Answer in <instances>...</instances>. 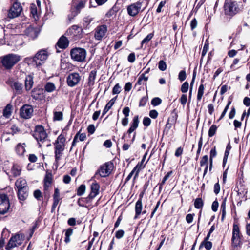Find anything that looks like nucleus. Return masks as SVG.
<instances>
[{
	"instance_id": "obj_29",
	"label": "nucleus",
	"mask_w": 250,
	"mask_h": 250,
	"mask_svg": "<svg viewBox=\"0 0 250 250\" xmlns=\"http://www.w3.org/2000/svg\"><path fill=\"white\" fill-rule=\"evenodd\" d=\"M142 211V203L141 199H138L135 204V216L134 219L138 218V216L141 214Z\"/></svg>"
},
{
	"instance_id": "obj_5",
	"label": "nucleus",
	"mask_w": 250,
	"mask_h": 250,
	"mask_svg": "<svg viewBox=\"0 0 250 250\" xmlns=\"http://www.w3.org/2000/svg\"><path fill=\"white\" fill-rule=\"evenodd\" d=\"M85 4V0H73L71 14L68 16V19L69 21L73 19L80 12L81 9L84 8Z\"/></svg>"
},
{
	"instance_id": "obj_34",
	"label": "nucleus",
	"mask_w": 250,
	"mask_h": 250,
	"mask_svg": "<svg viewBox=\"0 0 250 250\" xmlns=\"http://www.w3.org/2000/svg\"><path fill=\"white\" fill-rule=\"evenodd\" d=\"M148 77L147 76H145V74H142L139 77L136 84L141 85H146V81H147Z\"/></svg>"
},
{
	"instance_id": "obj_40",
	"label": "nucleus",
	"mask_w": 250,
	"mask_h": 250,
	"mask_svg": "<svg viewBox=\"0 0 250 250\" xmlns=\"http://www.w3.org/2000/svg\"><path fill=\"white\" fill-rule=\"evenodd\" d=\"M204 205V202L201 198H196L194 202V207L196 208H202Z\"/></svg>"
},
{
	"instance_id": "obj_33",
	"label": "nucleus",
	"mask_w": 250,
	"mask_h": 250,
	"mask_svg": "<svg viewBox=\"0 0 250 250\" xmlns=\"http://www.w3.org/2000/svg\"><path fill=\"white\" fill-rule=\"evenodd\" d=\"M96 74L97 71L95 69L92 70L90 72L88 82V84L89 86L93 85L94 84Z\"/></svg>"
},
{
	"instance_id": "obj_19",
	"label": "nucleus",
	"mask_w": 250,
	"mask_h": 250,
	"mask_svg": "<svg viewBox=\"0 0 250 250\" xmlns=\"http://www.w3.org/2000/svg\"><path fill=\"white\" fill-rule=\"evenodd\" d=\"M139 121L138 116H135L134 117L132 120V122L130 125V127L127 130L126 133H125L126 135V139L131 140V133L133 132L138 126Z\"/></svg>"
},
{
	"instance_id": "obj_1",
	"label": "nucleus",
	"mask_w": 250,
	"mask_h": 250,
	"mask_svg": "<svg viewBox=\"0 0 250 250\" xmlns=\"http://www.w3.org/2000/svg\"><path fill=\"white\" fill-rule=\"evenodd\" d=\"M49 55L48 49H41L34 56L25 58L23 62L28 65L37 67L45 62Z\"/></svg>"
},
{
	"instance_id": "obj_57",
	"label": "nucleus",
	"mask_w": 250,
	"mask_h": 250,
	"mask_svg": "<svg viewBox=\"0 0 250 250\" xmlns=\"http://www.w3.org/2000/svg\"><path fill=\"white\" fill-rule=\"evenodd\" d=\"M172 172L170 171V172H168L165 176V177L163 178V179L161 182V183L160 184V188L161 189L162 186L163 185L165 184L166 181L167 180V179L169 177L170 175H171Z\"/></svg>"
},
{
	"instance_id": "obj_61",
	"label": "nucleus",
	"mask_w": 250,
	"mask_h": 250,
	"mask_svg": "<svg viewBox=\"0 0 250 250\" xmlns=\"http://www.w3.org/2000/svg\"><path fill=\"white\" fill-rule=\"evenodd\" d=\"M220 190V186L219 184V182H218L217 183L215 184L214 186V192L216 195H217L219 193Z\"/></svg>"
},
{
	"instance_id": "obj_12",
	"label": "nucleus",
	"mask_w": 250,
	"mask_h": 250,
	"mask_svg": "<svg viewBox=\"0 0 250 250\" xmlns=\"http://www.w3.org/2000/svg\"><path fill=\"white\" fill-rule=\"evenodd\" d=\"M33 113L32 106L29 104H25L20 109V116L21 118L27 119L31 118Z\"/></svg>"
},
{
	"instance_id": "obj_56",
	"label": "nucleus",
	"mask_w": 250,
	"mask_h": 250,
	"mask_svg": "<svg viewBox=\"0 0 250 250\" xmlns=\"http://www.w3.org/2000/svg\"><path fill=\"white\" fill-rule=\"evenodd\" d=\"M231 102L230 101H229L227 104V105L226 106L224 110H223V112L221 114V115L219 118V120H221L222 119L225 115L226 112H227L229 108V105H230L231 104Z\"/></svg>"
},
{
	"instance_id": "obj_22",
	"label": "nucleus",
	"mask_w": 250,
	"mask_h": 250,
	"mask_svg": "<svg viewBox=\"0 0 250 250\" xmlns=\"http://www.w3.org/2000/svg\"><path fill=\"white\" fill-rule=\"evenodd\" d=\"M25 33L28 36L34 39L38 36L39 30L37 28L30 26L25 30Z\"/></svg>"
},
{
	"instance_id": "obj_38",
	"label": "nucleus",
	"mask_w": 250,
	"mask_h": 250,
	"mask_svg": "<svg viewBox=\"0 0 250 250\" xmlns=\"http://www.w3.org/2000/svg\"><path fill=\"white\" fill-rule=\"evenodd\" d=\"M12 106L10 104H8L3 110V116L6 118H9L11 114Z\"/></svg>"
},
{
	"instance_id": "obj_4",
	"label": "nucleus",
	"mask_w": 250,
	"mask_h": 250,
	"mask_svg": "<svg viewBox=\"0 0 250 250\" xmlns=\"http://www.w3.org/2000/svg\"><path fill=\"white\" fill-rule=\"evenodd\" d=\"M65 138L64 135L61 134L55 142V154L56 161H59L64 149Z\"/></svg>"
},
{
	"instance_id": "obj_10",
	"label": "nucleus",
	"mask_w": 250,
	"mask_h": 250,
	"mask_svg": "<svg viewBox=\"0 0 250 250\" xmlns=\"http://www.w3.org/2000/svg\"><path fill=\"white\" fill-rule=\"evenodd\" d=\"M10 204L8 196L4 193H0V214H5L10 209Z\"/></svg>"
},
{
	"instance_id": "obj_37",
	"label": "nucleus",
	"mask_w": 250,
	"mask_h": 250,
	"mask_svg": "<svg viewBox=\"0 0 250 250\" xmlns=\"http://www.w3.org/2000/svg\"><path fill=\"white\" fill-rule=\"evenodd\" d=\"M44 89L47 92H52L55 90L56 87L53 83L47 82L44 86Z\"/></svg>"
},
{
	"instance_id": "obj_24",
	"label": "nucleus",
	"mask_w": 250,
	"mask_h": 250,
	"mask_svg": "<svg viewBox=\"0 0 250 250\" xmlns=\"http://www.w3.org/2000/svg\"><path fill=\"white\" fill-rule=\"evenodd\" d=\"M25 143H18L15 147L16 154L19 156H23L25 152Z\"/></svg>"
},
{
	"instance_id": "obj_13",
	"label": "nucleus",
	"mask_w": 250,
	"mask_h": 250,
	"mask_svg": "<svg viewBox=\"0 0 250 250\" xmlns=\"http://www.w3.org/2000/svg\"><path fill=\"white\" fill-rule=\"evenodd\" d=\"M81 80L79 74L76 72L70 73L67 77V83L70 87L77 85Z\"/></svg>"
},
{
	"instance_id": "obj_43",
	"label": "nucleus",
	"mask_w": 250,
	"mask_h": 250,
	"mask_svg": "<svg viewBox=\"0 0 250 250\" xmlns=\"http://www.w3.org/2000/svg\"><path fill=\"white\" fill-rule=\"evenodd\" d=\"M85 186L84 184L80 185L77 191V195H83L85 192Z\"/></svg>"
},
{
	"instance_id": "obj_23",
	"label": "nucleus",
	"mask_w": 250,
	"mask_h": 250,
	"mask_svg": "<svg viewBox=\"0 0 250 250\" xmlns=\"http://www.w3.org/2000/svg\"><path fill=\"white\" fill-rule=\"evenodd\" d=\"M17 194L21 202L24 201L28 196V188L17 190Z\"/></svg>"
},
{
	"instance_id": "obj_15",
	"label": "nucleus",
	"mask_w": 250,
	"mask_h": 250,
	"mask_svg": "<svg viewBox=\"0 0 250 250\" xmlns=\"http://www.w3.org/2000/svg\"><path fill=\"white\" fill-rule=\"evenodd\" d=\"M7 83L13 90L15 94L20 95L23 93V85L18 81H9Z\"/></svg>"
},
{
	"instance_id": "obj_6",
	"label": "nucleus",
	"mask_w": 250,
	"mask_h": 250,
	"mask_svg": "<svg viewBox=\"0 0 250 250\" xmlns=\"http://www.w3.org/2000/svg\"><path fill=\"white\" fill-rule=\"evenodd\" d=\"M33 137L37 141L40 146H42L47 138V134L42 125H37L35 127Z\"/></svg>"
},
{
	"instance_id": "obj_35",
	"label": "nucleus",
	"mask_w": 250,
	"mask_h": 250,
	"mask_svg": "<svg viewBox=\"0 0 250 250\" xmlns=\"http://www.w3.org/2000/svg\"><path fill=\"white\" fill-rule=\"evenodd\" d=\"M73 232V229L70 228L67 229L65 231V239L64 242L66 243H68L70 242V236L72 235Z\"/></svg>"
},
{
	"instance_id": "obj_27",
	"label": "nucleus",
	"mask_w": 250,
	"mask_h": 250,
	"mask_svg": "<svg viewBox=\"0 0 250 250\" xmlns=\"http://www.w3.org/2000/svg\"><path fill=\"white\" fill-rule=\"evenodd\" d=\"M15 186L17 188V190L28 188L26 181L23 178H20L16 180L15 182Z\"/></svg>"
},
{
	"instance_id": "obj_17",
	"label": "nucleus",
	"mask_w": 250,
	"mask_h": 250,
	"mask_svg": "<svg viewBox=\"0 0 250 250\" xmlns=\"http://www.w3.org/2000/svg\"><path fill=\"white\" fill-rule=\"evenodd\" d=\"M142 7V2L137 1L127 6V11L129 15L134 17L139 12Z\"/></svg>"
},
{
	"instance_id": "obj_36",
	"label": "nucleus",
	"mask_w": 250,
	"mask_h": 250,
	"mask_svg": "<svg viewBox=\"0 0 250 250\" xmlns=\"http://www.w3.org/2000/svg\"><path fill=\"white\" fill-rule=\"evenodd\" d=\"M6 131L9 132L10 134L14 135L19 133L20 132V129L16 125H13L10 128H8Z\"/></svg>"
},
{
	"instance_id": "obj_58",
	"label": "nucleus",
	"mask_w": 250,
	"mask_h": 250,
	"mask_svg": "<svg viewBox=\"0 0 250 250\" xmlns=\"http://www.w3.org/2000/svg\"><path fill=\"white\" fill-rule=\"evenodd\" d=\"M221 211L222 212V220H223L226 215L225 203H223L221 205Z\"/></svg>"
},
{
	"instance_id": "obj_3",
	"label": "nucleus",
	"mask_w": 250,
	"mask_h": 250,
	"mask_svg": "<svg viewBox=\"0 0 250 250\" xmlns=\"http://www.w3.org/2000/svg\"><path fill=\"white\" fill-rule=\"evenodd\" d=\"M113 167V163L111 162L105 163L100 167L94 175L91 178V180L95 179L99 180L101 177L108 176L111 173Z\"/></svg>"
},
{
	"instance_id": "obj_31",
	"label": "nucleus",
	"mask_w": 250,
	"mask_h": 250,
	"mask_svg": "<svg viewBox=\"0 0 250 250\" xmlns=\"http://www.w3.org/2000/svg\"><path fill=\"white\" fill-rule=\"evenodd\" d=\"M11 173L14 177L19 176L21 173V167L17 164H14L11 169Z\"/></svg>"
},
{
	"instance_id": "obj_26",
	"label": "nucleus",
	"mask_w": 250,
	"mask_h": 250,
	"mask_svg": "<svg viewBox=\"0 0 250 250\" xmlns=\"http://www.w3.org/2000/svg\"><path fill=\"white\" fill-rule=\"evenodd\" d=\"M69 44V41L68 39L64 36H62L58 40L57 45L62 49L66 48Z\"/></svg>"
},
{
	"instance_id": "obj_45",
	"label": "nucleus",
	"mask_w": 250,
	"mask_h": 250,
	"mask_svg": "<svg viewBox=\"0 0 250 250\" xmlns=\"http://www.w3.org/2000/svg\"><path fill=\"white\" fill-rule=\"evenodd\" d=\"M217 129V126L215 125H212L210 126V127L209 128V130H208L209 137H211L213 136L216 133Z\"/></svg>"
},
{
	"instance_id": "obj_7",
	"label": "nucleus",
	"mask_w": 250,
	"mask_h": 250,
	"mask_svg": "<svg viewBox=\"0 0 250 250\" xmlns=\"http://www.w3.org/2000/svg\"><path fill=\"white\" fill-rule=\"evenodd\" d=\"M235 0H226L224 8L226 14L233 15L239 12L240 8Z\"/></svg>"
},
{
	"instance_id": "obj_62",
	"label": "nucleus",
	"mask_w": 250,
	"mask_h": 250,
	"mask_svg": "<svg viewBox=\"0 0 250 250\" xmlns=\"http://www.w3.org/2000/svg\"><path fill=\"white\" fill-rule=\"evenodd\" d=\"M128 61L131 63L134 62L135 60V55L134 53H130L127 58Z\"/></svg>"
},
{
	"instance_id": "obj_9",
	"label": "nucleus",
	"mask_w": 250,
	"mask_h": 250,
	"mask_svg": "<svg viewBox=\"0 0 250 250\" xmlns=\"http://www.w3.org/2000/svg\"><path fill=\"white\" fill-rule=\"evenodd\" d=\"M24 240V237L22 235L16 234L13 235L9 240L6 246L5 249L7 250H10L11 249L21 245Z\"/></svg>"
},
{
	"instance_id": "obj_54",
	"label": "nucleus",
	"mask_w": 250,
	"mask_h": 250,
	"mask_svg": "<svg viewBox=\"0 0 250 250\" xmlns=\"http://www.w3.org/2000/svg\"><path fill=\"white\" fill-rule=\"evenodd\" d=\"M121 92V86L119 84H116L113 87L112 90L113 94H117L120 93Z\"/></svg>"
},
{
	"instance_id": "obj_63",
	"label": "nucleus",
	"mask_w": 250,
	"mask_h": 250,
	"mask_svg": "<svg viewBox=\"0 0 250 250\" xmlns=\"http://www.w3.org/2000/svg\"><path fill=\"white\" fill-rule=\"evenodd\" d=\"M218 206H219V204H218V202L217 201V200L214 201L212 203V204L211 206L212 210L213 211L216 212L218 209Z\"/></svg>"
},
{
	"instance_id": "obj_11",
	"label": "nucleus",
	"mask_w": 250,
	"mask_h": 250,
	"mask_svg": "<svg viewBox=\"0 0 250 250\" xmlns=\"http://www.w3.org/2000/svg\"><path fill=\"white\" fill-rule=\"evenodd\" d=\"M241 234L239 226L233 224L232 237V244L234 247H237L241 243Z\"/></svg>"
},
{
	"instance_id": "obj_25",
	"label": "nucleus",
	"mask_w": 250,
	"mask_h": 250,
	"mask_svg": "<svg viewBox=\"0 0 250 250\" xmlns=\"http://www.w3.org/2000/svg\"><path fill=\"white\" fill-rule=\"evenodd\" d=\"M34 83L33 77L31 75L26 76L25 79L24 85L26 91H29L33 87Z\"/></svg>"
},
{
	"instance_id": "obj_42",
	"label": "nucleus",
	"mask_w": 250,
	"mask_h": 250,
	"mask_svg": "<svg viewBox=\"0 0 250 250\" xmlns=\"http://www.w3.org/2000/svg\"><path fill=\"white\" fill-rule=\"evenodd\" d=\"M204 246L207 250H209L211 249L212 244V243L208 241H203L200 246V249Z\"/></svg>"
},
{
	"instance_id": "obj_47",
	"label": "nucleus",
	"mask_w": 250,
	"mask_h": 250,
	"mask_svg": "<svg viewBox=\"0 0 250 250\" xmlns=\"http://www.w3.org/2000/svg\"><path fill=\"white\" fill-rule=\"evenodd\" d=\"M113 105V104H112L111 102H108L103 111L102 117L104 116L109 110V109Z\"/></svg>"
},
{
	"instance_id": "obj_32",
	"label": "nucleus",
	"mask_w": 250,
	"mask_h": 250,
	"mask_svg": "<svg viewBox=\"0 0 250 250\" xmlns=\"http://www.w3.org/2000/svg\"><path fill=\"white\" fill-rule=\"evenodd\" d=\"M92 198H89L88 196L86 198H81L78 200L77 203L80 207H85V204H88L91 202Z\"/></svg>"
},
{
	"instance_id": "obj_48",
	"label": "nucleus",
	"mask_w": 250,
	"mask_h": 250,
	"mask_svg": "<svg viewBox=\"0 0 250 250\" xmlns=\"http://www.w3.org/2000/svg\"><path fill=\"white\" fill-rule=\"evenodd\" d=\"M153 34L152 33H150L147 35L146 37H145L142 41L141 44L142 45L144 43H147L148 42L153 38Z\"/></svg>"
},
{
	"instance_id": "obj_18",
	"label": "nucleus",
	"mask_w": 250,
	"mask_h": 250,
	"mask_svg": "<svg viewBox=\"0 0 250 250\" xmlns=\"http://www.w3.org/2000/svg\"><path fill=\"white\" fill-rule=\"evenodd\" d=\"M82 29L78 25H73L67 31V34L77 39L82 37Z\"/></svg>"
},
{
	"instance_id": "obj_46",
	"label": "nucleus",
	"mask_w": 250,
	"mask_h": 250,
	"mask_svg": "<svg viewBox=\"0 0 250 250\" xmlns=\"http://www.w3.org/2000/svg\"><path fill=\"white\" fill-rule=\"evenodd\" d=\"M93 18L90 16H87L85 17L83 20V25L85 27H87V26L89 25V24L93 21Z\"/></svg>"
},
{
	"instance_id": "obj_59",
	"label": "nucleus",
	"mask_w": 250,
	"mask_h": 250,
	"mask_svg": "<svg viewBox=\"0 0 250 250\" xmlns=\"http://www.w3.org/2000/svg\"><path fill=\"white\" fill-rule=\"evenodd\" d=\"M41 192L40 190L37 189L34 192V196L38 200H41Z\"/></svg>"
},
{
	"instance_id": "obj_28",
	"label": "nucleus",
	"mask_w": 250,
	"mask_h": 250,
	"mask_svg": "<svg viewBox=\"0 0 250 250\" xmlns=\"http://www.w3.org/2000/svg\"><path fill=\"white\" fill-rule=\"evenodd\" d=\"M141 169V165H140L139 164H138L132 169V170L131 171V172L129 174V175L127 176V177L126 178V181H128L132 177L133 174L135 172V175L134 176V179H135L139 174V171Z\"/></svg>"
},
{
	"instance_id": "obj_8",
	"label": "nucleus",
	"mask_w": 250,
	"mask_h": 250,
	"mask_svg": "<svg viewBox=\"0 0 250 250\" xmlns=\"http://www.w3.org/2000/svg\"><path fill=\"white\" fill-rule=\"evenodd\" d=\"M71 58L77 62H82L85 61L86 51L82 48H75L72 49L70 52Z\"/></svg>"
},
{
	"instance_id": "obj_52",
	"label": "nucleus",
	"mask_w": 250,
	"mask_h": 250,
	"mask_svg": "<svg viewBox=\"0 0 250 250\" xmlns=\"http://www.w3.org/2000/svg\"><path fill=\"white\" fill-rule=\"evenodd\" d=\"M189 84L187 82H185L181 86V90L183 93H186L188 91Z\"/></svg>"
},
{
	"instance_id": "obj_53",
	"label": "nucleus",
	"mask_w": 250,
	"mask_h": 250,
	"mask_svg": "<svg viewBox=\"0 0 250 250\" xmlns=\"http://www.w3.org/2000/svg\"><path fill=\"white\" fill-rule=\"evenodd\" d=\"M186 78V73L184 70L181 71L178 75V79L180 81H184Z\"/></svg>"
},
{
	"instance_id": "obj_64",
	"label": "nucleus",
	"mask_w": 250,
	"mask_h": 250,
	"mask_svg": "<svg viewBox=\"0 0 250 250\" xmlns=\"http://www.w3.org/2000/svg\"><path fill=\"white\" fill-rule=\"evenodd\" d=\"M180 101L181 104L182 105H185V104H186L187 101V95H185V94H183L181 97Z\"/></svg>"
},
{
	"instance_id": "obj_16",
	"label": "nucleus",
	"mask_w": 250,
	"mask_h": 250,
	"mask_svg": "<svg viewBox=\"0 0 250 250\" xmlns=\"http://www.w3.org/2000/svg\"><path fill=\"white\" fill-rule=\"evenodd\" d=\"M22 10V7L20 3L15 2L13 3L9 10L8 17L10 18H14L18 17Z\"/></svg>"
},
{
	"instance_id": "obj_44",
	"label": "nucleus",
	"mask_w": 250,
	"mask_h": 250,
	"mask_svg": "<svg viewBox=\"0 0 250 250\" xmlns=\"http://www.w3.org/2000/svg\"><path fill=\"white\" fill-rule=\"evenodd\" d=\"M201 167L208 166V155L204 156L200 162Z\"/></svg>"
},
{
	"instance_id": "obj_39",
	"label": "nucleus",
	"mask_w": 250,
	"mask_h": 250,
	"mask_svg": "<svg viewBox=\"0 0 250 250\" xmlns=\"http://www.w3.org/2000/svg\"><path fill=\"white\" fill-rule=\"evenodd\" d=\"M54 121H62L63 119V114L61 111H54L53 112Z\"/></svg>"
},
{
	"instance_id": "obj_30",
	"label": "nucleus",
	"mask_w": 250,
	"mask_h": 250,
	"mask_svg": "<svg viewBox=\"0 0 250 250\" xmlns=\"http://www.w3.org/2000/svg\"><path fill=\"white\" fill-rule=\"evenodd\" d=\"M86 137V136L85 133L80 134L79 132H78L74 138L73 141L72 143L71 148L76 145V143L78 142V138L81 141H83L85 139Z\"/></svg>"
},
{
	"instance_id": "obj_49",
	"label": "nucleus",
	"mask_w": 250,
	"mask_h": 250,
	"mask_svg": "<svg viewBox=\"0 0 250 250\" xmlns=\"http://www.w3.org/2000/svg\"><path fill=\"white\" fill-rule=\"evenodd\" d=\"M158 68L161 71H165L167 68V64L166 62L163 60L159 61L158 63Z\"/></svg>"
},
{
	"instance_id": "obj_41",
	"label": "nucleus",
	"mask_w": 250,
	"mask_h": 250,
	"mask_svg": "<svg viewBox=\"0 0 250 250\" xmlns=\"http://www.w3.org/2000/svg\"><path fill=\"white\" fill-rule=\"evenodd\" d=\"M204 86L203 84H201L198 90L197 99L200 101L204 94Z\"/></svg>"
},
{
	"instance_id": "obj_55",
	"label": "nucleus",
	"mask_w": 250,
	"mask_h": 250,
	"mask_svg": "<svg viewBox=\"0 0 250 250\" xmlns=\"http://www.w3.org/2000/svg\"><path fill=\"white\" fill-rule=\"evenodd\" d=\"M30 12L32 15L35 17L37 15V7L35 4H31L30 5Z\"/></svg>"
},
{
	"instance_id": "obj_2",
	"label": "nucleus",
	"mask_w": 250,
	"mask_h": 250,
	"mask_svg": "<svg viewBox=\"0 0 250 250\" xmlns=\"http://www.w3.org/2000/svg\"><path fill=\"white\" fill-rule=\"evenodd\" d=\"M21 60V56L14 53H9L0 57L2 65L6 70L11 69Z\"/></svg>"
},
{
	"instance_id": "obj_50",
	"label": "nucleus",
	"mask_w": 250,
	"mask_h": 250,
	"mask_svg": "<svg viewBox=\"0 0 250 250\" xmlns=\"http://www.w3.org/2000/svg\"><path fill=\"white\" fill-rule=\"evenodd\" d=\"M9 135H10L9 132H8L6 130L4 131L1 135L2 141L7 142L9 141L10 137H9Z\"/></svg>"
},
{
	"instance_id": "obj_60",
	"label": "nucleus",
	"mask_w": 250,
	"mask_h": 250,
	"mask_svg": "<svg viewBox=\"0 0 250 250\" xmlns=\"http://www.w3.org/2000/svg\"><path fill=\"white\" fill-rule=\"evenodd\" d=\"M217 154V152L216 151L215 147L211 149L210 151V156H209V160H213V158H214Z\"/></svg>"
},
{
	"instance_id": "obj_21",
	"label": "nucleus",
	"mask_w": 250,
	"mask_h": 250,
	"mask_svg": "<svg viewBox=\"0 0 250 250\" xmlns=\"http://www.w3.org/2000/svg\"><path fill=\"white\" fill-rule=\"evenodd\" d=\"M94 182L91 185V192L88 196L89 198L92 199L94 198L99 193L100 185L98 184L94 179L93 180Z\"/></svg>"
},
{
	"instance_id": "obj_51",
	"label": "nucleus",
	"mask_w": 250,
	"mask_h": 250,
	"mask_svg": "<svg viewBox=\"0 0 250 250\" xmlns=\"http://www.w3.org/2000/svg\"><path fill=\"white\" fill-rule=\"evenodd\" d=\"M162 100L158 97L153 98L151 101V104L153 106H157L161 104Z\"/></svg>"
},
{
	"instance_id": "obj_14",
	"label": "nucleus",
	"mask_w": 250,
	"mask_h": 250,
	"mask_svg": "<svg viewBox=\"0 0 250 250\" xmlns=\"http://www.w3.org/2000/svg\"><path fill=\"white\" fill-rule=\"evenodd\" d=\"M107 31V27L106 25L98 26L94 30V38L96 40H101L105 36Z\"/></svg>"
},
{
	"instance_id": "obj_20",
	"label": "nucleus",
	"mask_w": 250,
	"mask_h": 250,
	"mask_svg": "<svg viewBox=\"0 0 250 250\" xmlns=\"http://www.w3.org/2000/svg\"><path fill=\"white\" fill-rule=\"evenodd\" d=\"M136 133H134L132 139L131 140L126 139L125 138H126V135L125 133H124L123 137H122V140H123L125 143L123 144V150L124 151L127 150L129 148L131 144H132L135 138Z\"/></svg>"
}]
</instances>
